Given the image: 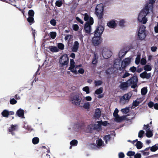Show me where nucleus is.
I'll list each match as a JSON object with an SVG mask.
<instances>
[{
    "instance_id": "f257e3e1",
    "label": "nucleus",
    "mask_w": 158,
    "mask_h": 158,
    "mask_svg": "<svg viewBox=\"0 0 158 158\" xmlns=\"http://www.w3.org/2000/svg\"><path fill=\"white\" fill-rule=\"evenodd\" d=\"M156 0H149V3H146L145 7L141 10L139 13L138 19V21L143 23L145 24L148 21V19L146 17L149 13V10H152L153 8V4Z\"/></svg>"
},
{
    "instance_id": "f03ea898",
    "label": "nucleus",
    "mask_w": 158,
    "mask_h": 158,
    "mask_svg": "<svg viewBox=\"0 0 158 158\" xmlns=\"http://www.w3.org/2000/svg\"><path fill=\"white\" fill-rule=\"evenodd\" d=\"M104 28L101 25H99L94 31V36L92 38V41L93 44L96 45L101 43V36L102 34Z\"/></svg>"
},
{
    "instance_id": "7ed1b4c3",
    "label": "nucleus",
    "mask_w": 158,
    "mask_h": 158,
    "mask_svg": "<svg viewBox=\"0 0 158 158\" xmlns=\"http://www.w3.org/2000/svg\"><path fill=\"white\" fill-rule=\"evenodd\" d=\"M70 100L72 104L79 106L82 100L78 94L72 93L71 95Z\"/></svg>"
},
{
    "instance_id": "20e7f679",
    "label": "nucleus",
    "mask_w": 158,
    "mask_h": 158,
    "mask_svg": "<svg viewBox=\"0 0 158 158\" xmlns=\"http://www.w3.org/2000/svg\"><path fill=\"white\" fill-rule=\"evenodd\" d=\"M104 7L103 4H100L98 5L95 8V14L99 19H102L103 15Z\"/></svg>"
},
{
    "instance_id": "39448f33",
    "label": "nucleus",
    "mask_w": 158,
    "mask_h": 158,
    "mask_svg": "<svg viewBox=\"0 0 158 158\" xmlns=\"http://www.w3.org/2000/svg\"><path fill=\"white\" fill-rule=\"evenodd\" d=\"M130 85H131V87L132 89H135L137 87V83L138 82V78L137 75H134L133 76L130 78L128 80Z\"/></svg>"
},
{
    "instance_id": "423d86ee",
    "label": "nucleus",
    "mask_w": 158,
    "mask_h": 158,
    "mask_svg": "<svg viewBox=\"0 0 158 158\" xmlns=\"http://www.w3.org/2000/svg\"><path fill=\"white\" fill-rule=\"evenodd\" d=\"M69 61V58L68 55L65 54L61 56L59 60V63L60 67H63L67 65Z\"/></svg>"
},
{
    "instance_id": "0eeeda50",
    "label": "nucleus",
    "mask_w": 158,
    "mask_h": 158,
    "mask_svg": "<svg viewBox=\"0 0 158 158\" xmlns=\"http://www.w3.org/2000/svg\"><path fill=\"white\" fill-rule=\"evenodd\" d=\"M94 23V19L91 18L90 21L89 22H86L84 27V30L85 32L87 34L90 33L91 29V25Z\"/></svg>"
},
{
    "instance_id": "6e6552de",
    "label": "nucleus",
    "mask_w": 158,
    "mask_h": 158,
    "mask_svg": "<svg viewBox=\"0 0 158 158\" xmlns=\"http://www.w3.org/2000/svg\"><path fill=\"white\" fill-rule=\"evenodd\" d=\"M145 27L143 26H141L138 32V36L140 40H143L146 36L145 33Z\"/></svg>"
},
{
    "instance_id": "1a4fd4ad",
    "label": "nucleus",
    "mask_w": 158,
    "mask_h": 158,
    "mask_svg": "<svg viewBox=\"0 0 158 158\" xmlns=\"http://www.w3.org/2000/svg\"><path fill=\"white\" fill-rule=\"evenodd\" d=\"M131 62V59L129 57L127 58L124 59L122 62L121 67H119L118 70L120 71L122 69H123L128 65Z\"/></svg>"
},
{
    "instance_id": "9d476101",
    "label": "nucleus",
    "mask_w": 158,
    "mask_h": 158,
    "mask_svg": "<svg viewBox=\"0 0 158 158\" xmlns=\"http://www.w3.org/2000/svg\"><path fill=\"white\" fill-rule=\"evenodd\" d=\"M131 95V94L130 93L124 94L120 99V103L123 104L127 103Z\"/></svg>"
},
{
    "instance_id": "9b49d317",
    "label": "nucleus",
    "mask_w": 158,
    "mask_h": 158,
    "mask_svg": "<svg viewBox=\"0 0 158 158\" xmlns=\"http://www.w3.org/2000/svg\"><path fill=\"white\" fill-rule=\"evenodd\" d=\"M102 55L105 59H108L112 55V52L111 51L106 48H102Z\"/></svg>"
},
{
    "instance_id": "f8f14e48",
    "label": "nucleus",
    "mask_w": 158,
    "mask_h": 158,
    "mask_svg": "<svg viewBox=\"0 0 158 158\" xmlns=\"http://www.w3.org/2000/svg\"><path fill=\"white\" fill-rule=\"evenodd\" d=\"M34 14L35 13L33 10H29L28 12L29 17L27 19V20L30 25L34 23L33 18Z\"/></svg>"
},
{
    "instance_id": "ddd939ff",
    "label": "nucleus",
    "mask_w": 158,
    "mask_h": 158,
    "mask_svg": "<svg viewBox=\"0 0 158 158\" xmlns=\"http://www.w3.org/2000/svg\"><path fill=\"white\" fill-rule=\"evenodd\" d=\"M80 127V124L78 122L72 123L71 126L68 128L69 130H70L71 131H78Z\"/></svg>"
},
{
    "instance_id": "4468645a",
    "label": "nucleus",
    "mask_w": 158,
    "mask_h": 158,
    "mask_svg": "<svg viewBox=\"0 0 158 158\" xmlns=\"http://www.w3.org/2000/svg\"><path fill=\"white\" fill-rule=\"evenodd\" d=\"M139 76L142 78L148 79L151 77V73H147L146 71H144L140 74Z\"/></svg>"
},
{
    "instance_id": "2eb2a0df",
    "label": "nucleus",
    "mask_w": 158,
    "mask_h": 158,
    "mask_svg": "<svg viewBox=\"0 0 158 158\" xmlns=\"http://www.w3.org/2000/svg\"><path fill=\"white\" fill-rule=\"evenodd\" d=\"M24 111L23 109L21 108L19 109L16 112V115H17L19 117L21 118H24Z\"/></svg>"
},
{
    "instance_id": "dca6fc26",
    "label": "nucleus",
    "mask_w": 158,
    "mask_h": 158,
    "mask_svg": "<svg viewBox=\"0 0 158 158\" xmlns=\"http://www.w3.org/2000/svg\"><path fill=\"white\" fill-rule=\"evenodd\" d=\"M79 43L77 41H75L74 42V44L73 45L71 49L73 52H77L79 48Z\"/></svg>"
},
{
    "instance_id": "f3484780",
    "label": "nucleus",
    "mask_w": 158,
    "mask_h": 158,
    "mask_svg": "<svg viewBox=\"0 0 158 158\" xmlns=\"http://www.w3.org/2000/svg\"><path fill=\"white\" fill-rule=\"evenodd\" d=\"M90 106V105L89 102H87L83 103V101L82 100L79 107H83L85 109H88L89 108Z\"/></svg>"
},
{
    "instance_id": "a211bd4d",
    "label": "nucleus",
    "mask_w": 158,
    "mask_h": 158,
    "mask_svg": "<svg viewBox=\"0 0 158 158\" xmlns=\"http://www.w3.org/2000/svg\"><path fill=\"white\" fill-rule=\"evenodd\" d=\"M130 85L128 82V81H127L126 82L122 83L120 85V88L123 90L127 89Z\"/></svg>"
},
{
    "instance_id": "6ab92c4d",
    "label": "nucleus",
    "mask_w": 158,
    "mask_h": 158,
    "mask_svg": "<svg viewBox=\"0 0 158 158\" xmlns=\"http://www.w3.org/2000/svg\"><path fill=\"white\" fill-rule=\"evenodd\" d=\"M107 26L110 28H114L116 26V23L114 20H112L109 21L107 23Z\"/></svg>"
},
{
    "instance_id": "aec40b11",
    "label": "nucleus",
    "mask_w": 158,
    "mask_h": 158,
    "mask_svg": "<svg viewBox=\"0 0 158 158\" xmlns=\"http://www.w3.org/2000/svg\"><path fill=\"white\" fill-rule=\"evenodd\" d=\"M101 114V111L99 108H97L96 109L95 113L94 115V117L95 118H99Z\"/></svg>"
},
{
    "instance_id": "412c9836",
    "label": "nucleus",
    "mask_w": 158,
    "mask_h": 158,
    "mask_svg": "<svg viewBox=\"0 0 158 158\" xmlns=\"http://www.w3.org/2000/svg\"><path fill=\"white\" fill-rule=\"evenodd\" d=\"M98 124H94L93 126V129L94 130H98L101 129V123L100 121H98Z\"/></svg>"
},
{
    "instance_id": "4be33fe9",
    "label": "nucleus",
    "mask_w": 158,
    "mask_h": 158,
    "mask_svg": "<svg viewBox=\"0 0 158 158\" xmlns=\"http://www.w3.org/2000/svg\"><path fill=\"white\" fill-rule=\"evenodd\" d=\"M49 49L50 51L52 52H56L59 51L57 47L55 46H51L49 47Z\"/></svg>"
},
{
    "instance_id": "5701e85b",
    "label": "nucleus",
    "mask_w": 158,
    "mask_h": 158,
    "mask_svg": "<svg viewBox=\"0 0 158 158\" xmlns=\"http://www.w3.org/2000/svg\"><path fill=\"white\" fill-rule=\"evenodd\" d=\"M146 131V135L147 137L150 138L152 136L153 134L150 128L148 129Z\"/></svg>"
},
{
    "instance_id": "b1692460",
    "label": "nucleus",
    "mask_w": 158,
    "mask_h": 158,
    "mask_svg": "<svg viewBox=\"0 0 158 158\" xmlns=\"http://www.w3.org/2000/svg\"><path fill=\"white\" fill-rule=\"evenodd\" d=\"M98 56L95 53H94V57L92 60V63L94 64H96L98 63Z\"/></svg>"
},
{
    "instance_id": "393cba45",
    "label": "nucleus",
    "mask_w": 158,
    "mask_h": 158,
    "mask_svg": "<svg viewBox=\"0 0 158 158\" xmlns=\"http://www.w3.org/2000/svg\"><path fill=\"white\" fill-rule=\"evenodd\" d=\"M115 118L114 120L117 123H120L124 119V116L120 117L118 115L116 117H115Z\"/></svg>"
},
{
    "instance_id": "a878e982",
    "label": "nucleus",
    "mask_w": 158,
    "mask_h": 158,
    "mask_svg": "<svg viewBox=\"0 0 158 158\" xmlns=\"http://www.w3.org/2000/svg\"><path fill=\"white\" fill-rule=\"evenodd\" d=\"M84 19L86 22H89L90 21V19L91 18L93 19V18L90 16H89L87 13H85L84 15Z\"/></svg>"
},
{
    "instance_id": "bb28decb",
    "label": "nucleus",
    "mask_w": 158,
    "mask_h": 158,
    "mask_svg": "<svg viewBox=\"0 0 158 158\" xmlns=\"http://www.w3.org/2000/svg\"><path fill=\"white\" fill-rule=\"evenodd\" d=\"M138 149H141L143 147V143L140 141H137L135 145Z\"/></svg>"
},
{
    "instance_id": "cd10ccee",
    "label": "nucleus",
    "mask_w": 158,
    "mask_h": 158,
    "mask_svg": "<svg viewBox=\"0 0 158 158\" xmlns=\"http://www.w3.org/2000/svg\"><path fill=\"white\" fill-rule=\"evenodd\" d=\"M143 70H145L144 71L147 72L151 71L152 68L151 66L149 65L146 64L145 65L143 68Z\"/></svg>"
},
{
    "instance_id": "c85d7f7f",
    "label": "nucleus",
    "mask_w": 158,
    "mask_h": 158,
    "mask_svg": "<svg viewBox=\"0 0 158 158\" xmlns=\"http://www.w3.org/2000/svg\"><path fill=\"white\" fill-rule=\"evenodd\" d=\"M1 114L3 117L7 118L9 116V111L6 110H4L2 112Z\"/></svg>"
},
{
    "instance_id": "c756f323",
    "label": "nucleus",
    "mask_w": 158,
    "mask_h": 158,
    "mask_svg": "<svg viewBox=\"0 0 158 158\" xmlns=\"http://www.w3.org/2000/svg\"><path fill=\"white\" fill-rule=\"evenodd\" d=\"M57 48L59 50H63L64 49V45L60 43H58L57 44Z\"/></svg>"
},
{
    "instance_id": "7c9ffc66",
    "label": "nucleus",
    "mask_w": 158,
    "mask_h": 158,
    "mask_svg": "<svg viewBox=\"0 0 158 158\" xmlns=\"http://www.w3.org/2000/svg\"><path fill=\"white\" fill-rule=\"evenodd\" d=\"M141 94L142 95H145L148 92L147 88L145 87L142 88L141 89Z\"/></svg>"
},
{
    "instance_id": "2f4dec72",
    "label": "nucleus",
    "mask_w": 158,
    "mask_h": 158,
    "mask_svg": "<svg viewBox=\"0 0 158 158\" xmlns=\"http://www.w3.org/2000/svg\"><path fill=\"white\" fill-rule=\"evenodd\" d=\"M127 51H123V50H120L118 53V56L120 58L123 57L127 53Z\"/></svg>"
},
{
    "instance_id": "473e14b6",
    "label": "nucleus",
    "mask_w": 158,
    "mask_h": 158,
    "mask_svg": "<svg viewBox=\"0 0 158 158\" xmlns=\"http://www.w3.org/2000/svg\"><path fill=\"white\" fill-rule=\"evenodd\" d=\"M2 1L5 2H6L9 4H10L16 7V8H17V7L14 4L15 2V0H3Z\"/></svg>"
},
{
    "instance_id": "72a5a7b5",
    "label": "nucleus",
    "mask_w": 158,
    "mask_h": 158,
    "mask_svg": "<svg viewBox=\"0 0 158 158\" xmlns=\"http://www.w3.org/2000/svg\"><path fill=\"white\" fill-rule=\"evenodd\" d=\"M102 92L103 88L102 87H100L95 91V93L96 94L99 95L102 94Z\"/></svg>"
},
{
    "instance_id": "f704fd0d",
    "label": "nucleus",
    "mask_w": 158,
    "mask_h": 158,
    "mask_svg": "<svg viewBox=\"0 0 158 158\" xmlns=\"http://www.w3.org/2000/svg\"><path fill=\"white\" fill-rule=\"evenodd\" d=\"M111 139V137L110 135H105L104 137V139L106 143H107L108 141L110 140Z\"/></svg>"
},
{
    "instance_id": "c9c22d12",
    "label": "nucleus",
    "mask_w": 158,
    "mask_h": 158,
    "mask_svg": "<svg viewBox=\"0 0 158 158\" xmlns=\"http://www.w3.org/2000/svg\"><path fill=\"white\" fill-rule=\"evenodd\" d=\"M78 143V141L77 140L73 139L71 141L70 143V144L73 146H76Z\"/></svg>"
},
{
    "instance_id": "e433bc0d",
    "label": "nucleus",
    "mask_w": 158,
    "mask_h": 158,
    "mask_svg": "<svg viewBox=\"0 0 158 158\" xmlns=\"http://www.w3.org/2000/svg\"><path fill=\"white\" fill-rule=\"evenodd\" d=\"M39 141V139L38 137H35L32 139V143L34 144H37Z\"/></svg>"
},
{
    "instance_id": "4c0bfd02",
    "label": "nucleus",
    "mask_w": 158,
    "mask_h": 158,
    "mask_svg": "<svg viewBox=\"0 0 158 158\" xmlns=\"http://www.w3.org/2000/svg\"><path fill=\"white\" fill-rule=\"evenodd\" d=\"M145 134V132L143 130H140L138 133V136L139 138H142Z\"/></svg>"
},
{
    "instance_id": "58836bf2",
    "label": "nucleus",
    "mask_w": 158,
    "mask_h": 158,
    "mask_svg": "<svg viewBox=\"0 0 158 158\" xmlns=\"http://www.w3.org/2000/svg\"><path fill=\"white\" fill-rule=\"evenodd\" d=\"M96 143L98 147L102 146L103 143V141L101 139H98L96 141Z\"/></svg>"
},
{
    "instance_id": "ea45409f",
    "label": "nucleus",
    "mask_w": 158,
    "mask_h": 158,
    "mask_svg": "<svg viewBox=\"0 0 158 158\" xmlns=\"http://www.w3.org/2000/svg\"><path fill=\"white\" fill-rule=\"evenodd\" d=\"M50 37L52 39H54L56 37V33L55 31L51 32L50 33Z\"/></svg>"
},
{
    "instance_id": "a19ab883",
    "label": "nucleus",
    "mask_w": 158,
    "mask_h": 158,
    "mask_svg": "<svg viewBox=\"0 0 158 158\" xmlns=\"http://www.w3.org/2000/svg\"><path fill=\"white\" fill-rule=\"evenodd\" d=\"M121 111L122 112L127 114L128 113L129 111V107H126V108L121 109Z\"/></svg>"
},
{
    "instance_id": "79ce46f5",
    "label": "nucleus",
    "mask_w": 158,
    "mask_h": 158,
    "mask_svg": "<svg viewBox=\"0 0 158 158\" xmlns=\"http://www.w3.org/2000/svg\"><path fill=\"white\" fill-rule=\"evenodd\" d=\"M16 125H12L11 127L9 128V131H14L16 130Z\"/></svg>"
},
{
    "instance_id": "37998d69",
    "label": "nucleus",
    "mask_w": 158,
    "mask_h": 158,
    "mask_svg": "<svg viewBox=\"0 0 158 158\" xmlns=\"http://www.w3.org/2000/svg\"><path fill=\"white\" fill-rule=\"evenodd\" d=\"M158 149L157 146H156V144L154 145H153L152 147H151L150 150L152 152H155Z\"/></svg>"
},
{
    "instance_id": "c03bdc74",
    "label": "nucleus",
    "mask_w": 158,
    "mask_h": 158,
    "mask_svg": "<svg viewBox=\"0 0 158 158\" xmlns=\"http://www.w3.org/2000/svg\"><path fill=\"white\" fill-rule=\"evenodd\" d=\"M135 154V152L134 151H129L127 153V155L129 156H134Z\"/></svg>"
},
{
    "instance_id": "a18cd8bd",
    "label": "nucleus",
    "mask_w": 158,
    "mask_h": 158,
    "mask_svg": "<svg viewBox=\"0 0 158 158\" xmlns=\"http://www.w3.org/2000/svg\"><path fill=\"white\" fill-rule=\"evenodd\" d=\"M139 103L140 102L139 101H137V100H136L133 102L132 106L136 107L138 106Z\"/></svg>"
},
{
    "instance_id": "49530a36",
    "label": "nucleus",
    "mask_w": 158,
    "mask_h": 158,
    "mask_svg": "<svg viewBox=\"0 0 158 158\" xmlns=\"http://www.w3.org/2000/svg\"><path fill=\"white\" fill-rule=\"evenodd\" d=\"M94 84L96 86H99L101 85V84H102V82L101 80H98L97 81H95Z\"/></svg>"
},
{
    "instance_id": "de8ad7c7",
    "label": "nucleus",
    "mask_w": 158,
    "mask_h": 158,
    "mask_svg": "<svg viewBox=\"0 0 158 158\" xmlns=\"http://www.w3.org/2000/svg\"><path fill=\"white\" fill-rule=\"evenodd\" d=\"M56 5L58 7H60L62 4V2L61 0H57L55 3Z\"/></svg>"
},
{
    "instance_id": "09e8293b",
    "label": "nucleus",
    "mask_w": 158,
    "mask_h": 158,
    "mask_svg": "<svg viewBox=\"0 0 158 158\" xmlns=\"http://www.w3.org/2000/svg\"><path fill=\"white\" fill-rule=\"evenodd\" d=\"M82 90L83 91L85 92L86 94L89 93V89L88 86H85L83 88Z\"/></svg>"
},
{
    "instance_id": "8fccbe9b",
    "label": "nucleus",
    "mask_w": 158,
    "mask_h": 158,
    "mask_svg": "<svg viewBox=\"0 0 158 158\" xmlns=\"http://www.w3.org/2000/svg\"><path fill=\"white\" fill-rule=\"evenodd\" d=\"M147 63L146 60L145 58H142L140 64L142 65H145Z\"/></svg>"
},
{
    "instance_id": "3c124183",
    "label": "nucleus",
    "mask_w": 158,
    "mask_h": 158,
    "mask_svg": "<svg viewBox=\"0 0 158 158\" xmlns=\"http://www.w3.org/2000/svg\"><path fill=\"white\" fill-rule=\"evenodd\" d=\"M140 59V57L138 56H137V57L136 58L135 62L136 64L138 65L139 64Z\"/></svg>"
},
{
    "instance_id": "603ef678",
    "label": "nucleus",
    "mask_w": 158,
    "mask_h": 158,
    "mask_svg": "<svg viewBox=\"0 0 158 158\" xmlns=\"http://www.w3.org/2000/svg\"><path fill=\"white\" fill-rule=\"evenodd\" d=\"M129 70L132 73H134L136 70V68L133 66L130 67Z\"/></svg>"
},
{
    "instance_id": "864d4df0",
    "label": "nucleus",
    "mask_w": 158,
    "mask_h": 158,
    "mask_svg": "<svg viewBox=\"0 0 158 158\" xmlns=\"http://www.w3.org/2000/svg\"><path fill=\"white\" fill-rule=\"evenodd\" d=\"M50 23L53 26H55L56 24V20L52 19L50 21Z\"/></svg>"
},
{
    "instance_id": "5fc2aeb1",
    "label": "nucleus",
    "mask_w": 158,
    "mask_h": 158,
    "mask_svg": "<svg viewBox=\"0 0 158 158\" xmlns=\"http://www.w3.org/2000/svg\"><path fill=\"white\" fill-rule=\"evenodd\" d=\"M73 29L74 31H77L78 30L79 27L77 24H73Z\"/></svg>"
},
{
    "instance_id": "6e6d98bb",
    "label": "nucleus",
    "mask_w": 158,
    "mask_h": 158,
    "mask_svg": "<svg viewBox=\"0 0 158 158\" xmlns=\"http://www.w3.org/2000/svg\"><path fill=\"white\" fill-rule=\"evenodd\" d=\"M111 69L108 68L106 70L105 73L107 75H110L112 74Z\"/></svg>"
},
{
    "instance_id": "4d7b16f0",
    "label": "nucleus",
    "mask_w": 158,
    "mask_h": 158,
    "mask_svg": "<svg viewBox=\"0 0 158 158\" xmlns=\"http://www.w3.org/2000/svg\"><path fill=\"white\" fill-rule=\"evenodd\" d=\"M10 102L11 104L14 105L17 102V101L14 98L11 99L10 100Z\"/></svg>"
},
{
    "instance_id": "13d9d810",
    "label": "nucleus",
    "mask_w": 158,
    "mask_h": 158,
    "mask_svg": "<svg viewBox=\"0 0 158 158\" xmlns=\"http://www.w3.org/2000/svg\"><path fill=\"white\" fill-rule=\"evenodd\" d=\"M148 106L150 108H152L154 106V102L152 101L149 102L148 104Z\"/></svg>"
},
{
    "instance_id": "bf43d9fd",
    "label": "nucleus",
    "mask_w": 158,
    "mask_h": 158,
    "mask_svg": "<svg viewBox=\"0 0 158 158\" xmlns=\"http://www.w3.org/2000/svg\"><path fill=\"white\" fill-rule=\"evenodd\" d=\"M118 110L117 108H116L113 114V116L115 117L118 115Z\"/></svg>"
},
{
    "instance_id": "052dcab7",
    "label": "nucleus",
    "mask_w": 158,
    "mask_h": 158,
    "mask_svg": "<svg viewBox=\"0 0 158 158\" xmlns=\"http://www.w3.org/2000/svg\"><path fill=\"white\" fill-rule=\"evenodd\" d=\"M145 151L144 150H141L140 151L142 153L143 155L144 156H148L149 154V152H145Z\"/></svg>"
},
{
    "instance_id": "680f3d73",
    "label": "nucleus",
    "mask_w": 158,
    "mask_h": 158,
    "mask_svg": "<svg viewBox=\"0 0 158 158\" xmlns=\"http://www.w3.org/2000/svg\"><path fill=\"white\" fill-rule=\"evenodd\" d=\"M110 123L107 122V121H104L102 122L101 123V125H102L103 126L106 127L107 126V125H109Z\"/></svg>"
},
{
    "instance_id": "e2e57ef3",
    "label": "nucleus",
    "mask_w": 158,
    "mask_h": 158,
    "mask_svg": "<svg viewBox=\"0 0 158 158\" xmlns=\"http://www.w3.org/2000/svg\"><path fill=\"white\" fill-rule=\"evenodd\" d=\"M125 156L124 153L123 152H120L118 154L119 158H123Z\"/></svg>"
},
{
    "instance_id": "0e129e2a",
    "label": "nucleus",
    "mask_w": 158,
    "mask_h": 158,
    "mask_svg": "<svg viewBox=\"0 0 158 158\" xmlns=\"http://www.w3.org/2000/svg\"><path fill=\"white\" fill-rule=\"evenodd\" d=\"M76 20L78 22H79L81 24H83V21L81 19H80L79 17H77L76 18Z\"/></svg>"
},
{
    "instance_id": "69168bd1",
    "label": "nucleus",
    "mask_w": 158,
    "mask_h": 158,
    "mask_svg": "<svg viewBox=\"0 0 158 158\" xmlns=\"http://www.w3.org/2000/svg\"><path fill=\"white\" fill-rule=\"evenodd\" d=\"M130 75V74L127 72H126L123 75V76H122V78H125L129 76V75Z\"/></svg>"
},
{
    "instance_id": "338daca9",
    "label": "nucleus",
    "mask_w": 158,
    "mask_h": 158,
    "mask_svg": "<svg viewBox=\"0 0 158 158\" xmlns=\"http://www.w3.org/2000/svg\"><path fill=\"white\" fill-rule=\"evenodd\" d=\"M134 156V158H141V154L139 153H137Z\"/></svg>"
},
{
    "instance_id": "774afa93",
    "label": "nucleus",
    "mask_w": 158,
    "mask_h": 158,
    "mask_svg": "<svg viewBox=\"0 0 158 158\" xmlns=\"http://www.w3.org/2000/svg\"><path fill=\"white\" fill-rule=\"evenodd\" d=\"M84 72V70L83 68H80L78 71L79 73L83 74Z\"/></svg>"
}]
</instances>
